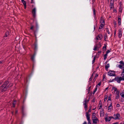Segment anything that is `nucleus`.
<instances>
[{
    "instance_id": "864d4df0",
    "label": "nucleus",
    "mask_w": 124,
    "mask_h": 124,
    "mask_svg": "<svg viewBox=\"0 0 124 124\" xmlns=\"http://www.w3.org/2000/svg\"><path fill=\"white\" fill-rule=\"evenodd\" d=\"M95 0H92V1L93 2V4L94 2L95 1Z\"/></svg>"
},
{
    "instance_id": "4d7b16f0",
    "label": "nucleus",
    "mask_w": 124,
    "mask_h": 124,
    "mask_svg": "<svg viewBox=\"0 0 124 124\" xmlns=\"http://www.w3.org/2000/svg\"><path fill=\"white\" fill-rule=\"evenodd\" d=\"M107 100V98H105L104 99V101H106Z\"/></svg>"
},
{
    "instance_id": "1a4fd4ad",
    "label": "nucleus",
    "mask_w": 124,
    "mask_h": 124,
    "mask_svg": "<svg viewBox=\"0 0 124 124\" xmlns=\"http://www.w3.org/2000/svg\"><path fill=\"white\" fill-rule=\"evenodd\" d=\"M93 120V123L96 124V123H99V120L98 119L97 117L95 118L92 119Z\"/></svg>"
},
{
    "instance_id": "20e7f679",
    "label": "nucleus",
    "mask_w": 124,
    "mask_h": 124,
    "mask_svg": "<svg viewBox=\"0 0 124 124\" xmlns=\"http://www.w3.org/2000/svg\"><path fill=\"white\" fill-rule=\"evenodd\" d=\"M89 101V100L85 99L83 102V104L84 106V108L86 110L87 109V104L88 103Z\"/></svg>"
},
{
    "instance_id": "2f4dec72",
    "label": "nucleus",
    "mask_w": 124,
    "mask_h": 124,
    "mask_svg": "<svg viewBox=\"0 0 124 124\" xmlns=\"http://www.w3.org/2000/svg\"><path fill=\"white\" fill-rule=\"evenodd\" d=\"M101 84V82H100L96 86L97 87L99 86Z\"/></svg>"
},
{
    "instance_id": "9d476101",
    "label": "nucleus",
    "mask_w": 124,
    "mask_h": 124,
    "mask_svg": "<svg viewBox=\"0 0 124 124\" xmlns=\"http://www.w3.org/2000/svg\"><path fill=\"white\" fill-rule=\"evenodd\" d=\"M103 38V36L101 34H99L96 37V39L97 40H101Z\"/></svg>"
},
{
    "instance_id": "dca6fc26",
    "label": "nucleus",
    "mask_w": 124,
    "mask_h": 124,
    "mask_svg": "<svg viewBox=\"0 0 124 124\" xmlns=\"http://www.w3.org/2000/svg\"><path fill=\"white\" fill-rule=\"evenodd\" d=\"M100 23L101 24L105 25V22L104 20L102 18H101L100 20Z\"/></svg>"
},
{
    "instance_id": "c756f323",
    "label": "nucleus",
    "mask_w": 124,
    "mask_h": 124,
    "mask_svg": "<svg viewBox=\"0 0 124 124\" xmlns=\"http://www.w3.org/2000/svg\"><path fill=\"white\" fill-rule=\"evenodd\" d=\"M106 48V45L104 44V46L103 47L102 49H103L104 50H105Z\"/></svg>"
},
{
    "instance_id": "3c124183",
    "label": "nucleus",
    "mask_w": 124,
    "mask_h": 124,
    "mask_svg": "<svg viewBox=\"0 0 124 124\" xmlns=\"http://www.w3.org/2000/svg\"><path fill=\"white\" fill-rule=\"evenodd\" d=\"M99 105H101V101H99Z\"/></svg>"
},
{
    "instance_id": "a19ab883",
    "label": "nucleus",
    "mask_w": 124,
    "mask_h": 124,
    "mask_svg": "<svg viewBox=\"0 0 124 124\" xmlns=\"http://www.w3.org/2000/svg\"><path fill=\"white\" fill-rule=\"evenodd\" d=\"M106 30H107V32H108V34H109L110 33V32H109V31H108V28H106Z\"/></svg>"
},
{
    "instance_id": "ddd939ff",
    "label": "nucleus",
    "mask_w": 124,
    "mask_h": 124,
    "mask_svg": "<svg viewBox=\"0 0 124 124\" xmlns=\"http://www.w3.org/2000/svg\"><path fill=\"white\" fill-rule=\"evenodd\" d=\"M104 114V109H102L100 110V115L101 116H103Z\"/></svg>"
},
{
    "instance_id": "774afa93",
    "label": "nucleus",
    "mask_w": 124,
    "mask_h": 124,
    "mask_svg": "<svg viewBox=\"0 0 124 124\" xmlns=\"http://www.w3.org/2000/svg\"><path fill=\"white\" fill-rule=\"evenodd\" d=\"M36 25L37 26L38 25V24H37V23H36Z\"/></svg>"
},
{
    "instance_id": "37998d69",
    "label": "nucleus",
    "mask_w": 124,
    "mask_h": 124,
    "mask_svg": "<svg viewBox=\"0 0 124 124\" xmlns=\"http://www.w3.org/2000/svg\"><path fill=\"white\" fill-rule=\"evenodd\" d=\"M104 40L105 41H106L107 40H106V38H107V36H106H106H104Z\"/></svg>"
},
{
    "instance_id": "bf43d9fd",
    "label": "nucleus",
    "mask_w": 124,
    "mask_h": 124,
    "mask_svg": "<svg viewBox=\"0 0 124 124\" xmlns=\"http://www.w3.org/2000/svg\"><path fill=\"white\" fill-rule=\"evenodd\" d=\"M18 111L17 110H16L15 112V113L16 114L17 113Z\"/></svg>"
},
{
    "instance_id": "4468645a",
    "label": "nucleus",
    "mask_w": 124,
    "mask_h": 124,
    "mask_svg": "<svg viewBox=\"0 0 124 124\" xmlns=\"http://www.w3.org/2000/svg\"><path fill=\"white\" fill-rule=\"evenodd\" d=\"M114 118L113 117V116H109V120H108V118L107 117H106L105 118V121L106 122H109V121L110 120L111 118H114Z\"/></svg>"
},
{
    "instance_id": "69168bd1",
    "label": "nucleus",
    "mask_w": 124,
    "mask_h": 124,
    "mask_svg": "<svg viewBox=\"0 0 124 124\" xmlns=\"http://www.w3.org/2000/svg\"><path fill=\"white\" fill-rule=\"evenodd\" d=\"M106 107V109L107 108V106H105V108Z\"/></svg>"
},
{
    "instance_id": "7c9ffc66",
    "label": "nucleus",
    "mask_w": 124,
    "mask_h": 124,
    "mask_svg": "<svg viewBox=\"0 0 124 124\" xmlns=\"http://www.w3.org/2000/svg\"><path fill=\"white\" fill-rule=\"evenodd\" d=\"M24 108L23 106L22 107V113L23 114V115L24 113Z\"/></svg>"
},
{
    "instance_id": "6e6d98bb",
    "label": "nucleus",
    "mask_w": 124,
    "mask_h": 124,
    "mask_svg": "<svg viewBox=\"0 0 124 124\" xmlns=\"http://www.w3.org/2000/svg\"><path fill=\"white\" fill-rule=\"evenodd\" d=\"M120 124H124V122H122Z\"/></svg>"
},
{
    "instance_id": "a18cd8bd",
    "label": "nucleus",
    "mask_w": 124,
    "mask_h": 124,
    "mask_svg": "<svg viewBox=\"0 0 124 124\" xmlns=\"http://www.w3.org/2000/svg\"><path fill=\"white\" fill-rule=\"evenodd\" d=\"M102 106L101 105H100L99 106V109H101L102 108Z\"/></svg>"
},
{
    "instance_id": "4c0bfd02",
    "label": "nucleus",
    "mask_w": 124,
    "mask_h": 124,
    "mask_svg": "<svg viewBox=\"0 0 124 124\" xmlns=\"http://www.w3.org/2000/svg\"><path fill=\"white\" fill-rule=\"evenodd\" d=\"M97 49V46H95L94 47V48L93 49V50H96Z\"/></svg>"
},
{
    "instance_id": "de8ad7c7",
    "label": "nucleus",
    "mask_w": 124,
    "mask_h": 124,
    "mask_svg": "<svg viewBox=\"0 0 124 124\" xmlns=\"http://www.w3.org/2000/svg\"><path fill=\"white\" fill-rule=\"evenodd\" d=\"M116 107H120V105L119 104H117L116 105Z\"/></svg>"
},
{
    "instance_id": "b1692460",
    "label": "nucleus",
    "mask_w": 124,
    "mask_h": 124,
    "mask_svg": "<svg viewBox=\"0 0 124 124\" xmlns=\"http://www.w3.org/2000/svg\"><path fill=\"white\" fill-rule=\"evenodd\" d=\"M120 94L121 97L124 99V92H122Z\"/></svg>"
},
{
    "instance_id": "39448f33",
    "label": "nucleus",
    "mask_w": 124,
    "mask_h": 124,
    "mask_svg": "<svg viewBox=\"0 0 124 124\" xmlns=\"http://www.w3.org/2000/svg\"><path fill=\"white\" fill-rule=\"evenodd\" d=\"M36 8H35L32 9V13L33 16L34 17H35L36 16Z\"/></svg>"
},
{
    "instance_id": "bb28decb",
    "label": "nucleus",
    "mask_w": 124,
    "mask_h": 124,
    "mask_svg": "<svg viewBox=\"0 0 124 124\" xmlns=\"http://www.w3.org/2000/svg\"><path fill=\"white\" fill-rule=\"evenodd\" d=\"M21 1L22 3L24 5L25 8L26 5V2L24 0H21Z\"/></svg>"
},
{
    "instance_id": "f3484780",
    "label": "nucleus",
    "mask_w": 124,
    "mask_h": 124,
    "mask_svg": "<svg viewBox=\"0 0 124 124\" xmlns=\"http://www.w3.org/2000/svg\"><path fill=\"white\" fill-rule=\"evenodd\" d=\"M110 8L111 9L113 8H114L113 3H110Z\"/></svg>"
},
{
    "instance_id": "6ab92c4d",
    "label": "nucleus",
    "mask_w": 124,
    "mask_h": 124,
    "mask_svg": "<svg viewBox=\"0 0 124 124\" xmlns=\"http://www.w3.org/2000/svg\"><path fill=\"white\" fill-rule=\"evenodd\" d=\"M96 114L94 112L93 113L92 115V119L96 118Z\"/></svg>"
},
{
    "instance_id": "f257e3e1",
    "label": "nucleus",
    "mask_w": 124,
    "mask_h": 124,
    "mask_svg": "<svg viewBox=\"0 0 124 124\" xmlns=\"http://www.w3.org/2000/svg\"><path fill=\"white\" fill-rule=\"evenodd\" d=\"M8 81H6L4 83L3 85L0 87V93L5 91L8 87L13 85V84L12 83L10 84L9 85H8Z\"/></svg>"
},
{
    "instance_id": "603ef678",
    "label": "nucleus",
    "mask_w": 124,
    "mask_h": 124,
    "mask_svg": "<svg viewBox=\"0 0 124 124\" xmlns=\"http://www.w3.org/2000/svg\"><path fill=\"white\" fill-rule=\"evenodd\" d=\"M83 124H87V122L86 121H85Z\"/></svg>"
},
{
    "instance_id": "680f3d73",
    "label": "nucleus",
    "mask_w": 124,
    "mask_h": 124,
    "mask_svg": "<svg viewBox=\"0 0 124 124\" xmlns=\"http://www.w3.org/2000/svg\"><path fill=\"white\" fill-rule=\"evenodd\" d=\"M101 53V51H99V52H98V53H99L100 54Z\"/></svg>"
},
{
    "instance_id": "79ce46f5",
    "label": "nucleus",
    "mask_w": 124,
    "mask_h": 124,
    "mask_svg": "<svg viewBox=\"0 0 124 124\" xmlns=\"http://www.w3.org/2000/svg\"><path fill=\"white\" fill-rule=\"evenodd\" d=\"M34 28V26H33L32 25L31 26V27L30 28V29L31 30H33V29Z\"/></svg>"
},
{
    "instance_id": "5701e85b",
    "label": "nucleus",
    "mask_w": 124,
    "mask_h": 124,
    "mask_svg": "<svg viewBox=\"0 0 124 124\" xmlns=\"http://www.w3.org/2000/svg\"><path fill=\"white\" fill-rule=\"evenodd\" d=\"M105 25L101 24L99 27V29H101L102 28H103L104 26Z\"/></svg>"
},
{
    "instance_id": "13d9d810",
    "label": "nucleus",
    "mask_w": 124,
    "mask_h": 124,
    "mask_svg": "<svg viewBox=\"0 0 124 124\" xmlns=\"http://www.w3.org/2000/svg\"><path fill=\"white\" fill-rule=\"evenodd\" d=\"M118 124V123L117 122H116V123H115L113 124Z\"/></svg>"
},
{
    "instance_id": "f8f14e48",
    "label": "nucleus",
    "mask_w": 124,
    "mask_h": 124,
    "mask_svg": "<svg viewBox=\"0 0 124 124\" xmlns=\"http://www.w3.org/2000/svg\"><path fill=\"white\" fill-rule=\"evenodd\" d=\"M122 31L121 29H119L118 31V36L120 38H121L122 36Z\"/></svg>"
},
{
    "instance_id": "e433bc0d",
    "label": "nucleus",
    "mask_w": 124,
    "mask_h": 124,
    "mask_svg": "<svg viewBox=\"0 0 124 124\" xmlns=\"http://www.w3.org/2000/svg\"><path fill=\"white\" fill-rule=\"evenodd\" d=\"M95 57L93 58V59L92 61L93 63L95 62Z\"/></svg>"
},
{
    "instance_id": "423d86ee",
    "label": "nucleus",
    "mask_w": 124,
    "mask_h": 124,
    "mask_svg": "<svg viewBox=\"0 0 124 124\" xmlns=\"http://www.w3.org/2000/svg\"><path fill=\"white\" fill-rule=\"evenodd\" d=\"M108 75L110 76H114L115 75V73L114 71H111L108 72Z\"/></svg>"
},
{
    "instance_id": "72a5a7b5",
    "label": "nucleus",
    "mask_w": 124,
    "mask_h": 124,
    "mask_svg": "<svg viewBox=\"0 0 124 124\" xmlns=\"http://www.w3.org/2000/svg\"><path fill=\"white\" fill-rule=\"evenodd\" d=\"M103 79L104 80L106 79V76L104 75H103Z\"/></svg>"
},
{
    "instance_id": "473e14b6",
    "label": "nucleus",
    "mask_w": 124,
    "mask_h": 124,
    "mask_svg": "<svg viewBox=\"0 0 124 124\" xmlns=\"http://www.w3.org/2000/svg\"><path fill=\"white\" fill-rule=\"evenodd\" d=\"M97 87H96L94 89V90L93 91V94H94L95 93V92L97 91Z\"/></svg>"
},
{
    "instance_id": "49530a36",
    "label": "nucleus",
    "mask_w": 124,
    "mask_h": 124,
    "mask_svg": "<svg viewBox=\"0 0 124 124\" xmlns=\"http://www.w3.org/2000/svg\"><path fill=\"white\" fill-rule=\"evenodd\" d=\"M95 100V98H94L93 100H92V101L93 102H94Z\"/></svg>"
},
{
    "instance_id": "f704fd0d",
    "label": "nucleus",
    "mask_w": 124,
    "mask_h": 124,
    "mask_svg": "<svg viewBox=\"0 0 124 124\" xmlns=\"http://www.w3.org/2000/svg\"><path fill=\"white\" fill-rule=\"evenodd\" d=\"M110 52V51L109 50H108L106 52V54H107L108 55V54Z\"/></svg>"
},
{
    "instance_id": "9b49d317",
    "label": "nucleus",
    "mask_w": 124,
    "mask_h": 124,
    "mask_svg": "<svg viewBox=\"0 0 124 124\" xmlns=\"http://www.w3.org/2000/svg\"><path fill=\"white\" fill-rule=\"evenodd\" d=\"M113 108V107L112 106V103L111 102L109 106L108 107V112H110L111 110V109Z\"/></svg>"
},
{
    "instance_id": "8fccbe9b",
    "label": "nucleus",
    "mask_w": 124,
    "mask_h": 124,
    "mask_svg": "<svg viewBox=\"0 0 124 124\" xmlns=\"http://www.w3.org/2000/svg\"><path fill=\"white\" fill-rule=\"evenodd\" d=\"M15 103H13V107H14L15 106Z\"/></svg>"
},
{
    "instance_id": "5fc2aeb1",
    "label": "nucleus",
    "mask_w": 124,
    "mask_h": 124,
    "mask_svg": "<svg viewBox=\"0 0 124 124\" xmlns=\"http://www.w3.org/2000/svg\"><path fill=\"white\" fill-rule=\"evenodd\" d=\"M111 97H109V99L108 100H108H111Z\"/></svg>"
},
{
    "instance_id": "c9c22d12",
    "label": "nucleus",
    "mask_w": 124,
    "mask_h": 124,
    "mask_svg": "<svg viewBox=\"0 0 124 124\" xmlns=\"http://www.w3.org/2000/svg\"><path fill=\"white\" fill-rule=\"evenodd\" d=\"M8 32H7L6 33L5 35V37H7L8 36Z\"/></svg>"
},
{
    "instance_id": "cd10ccee",
    "label": "nucleus",
    "mask_w": 124,
    "mask_h": 124,
    "mask_svg": "<svg viewBox=\"0 0 124 124\" xmlns=\"http://www.w3.org/2000/svg\"><path fill=\"white\" fill-rule=\"evenodd\" d=\"M93 15L94 16V17H95V16H96V13H95L96 10H95V9L94 8H93Z\"/></svg>"
},
{
    "instance_id": "f03ea898",
    "label": "nucleus",
    "mask_w": 124,
    "mask_h": 124,
    "mask_svg": "<svg viewBox=\"0 0 124 124\" xmlns=\"http://www.w3.org/2000/svg\"><path fill=\"white\" fill-rule=\"evenodd\" d=\"M119 63L120 64H117L116 67L123 70L124 69V62L123 61H121L119 62Z\"/></svg>"
},
{
    "instance_id": "052dcab7",
    "label": "nucleus",
    "mask_w": 124,
    "mask_h": 124,
    "mask_svg": "<svg viewBox=\"0 0 124 124\" xmlns=\"http://www.w3.org/2000/svg\"><path fill=\"white\" fill-rule=\"evenodd\" d=\"M108 87H107L105 89V90H107L108 89Z\"/></svg>"
},
{
    "instance_id": "338daca9",
    "label": "nucleus",
    "mask_w": 124,
    "mask_h": 124,
    "mask_svg": "<svg viewBox=\"0 0 124 124\" xmlns=\"http://www.w3.org/2000/svg\"><path fill=\"white\" fill-rule=\"evenodd\" d=\"M124 100H123V101H122V102H124Z\"/></svg>"
},
{
    "instance_id": "c03bdc74",
    "label": "nucleus",
    "mask_w": 124,
    "mask_h": 124,
    "mask_svg": "<svg viewBox=\"0 0 124 124\" xmlns=\"http://www.w3.org/2000/svg\"><path fill=\"white\" fill-rule=\"evenodd\" d=\"M93 75V74H92V76L89 79V81H91L92 80V78H93L92 77V76Z\"/></svg>"
},
{
    "instance_id": "393cba45",
    "label": "nucleus",
    "mask_w": 124,
    "mask_h": 124,
    "mask_svg": "<svg viewBox=\"0 0 124 124\" xmlns=\"http://www.w3.org/2000/svg\"><path fill=\"white\" fill-rule=\"evenodd\" d=\"M35 54L33 56H32L31 57V59L33 61H34V60L35 57Z\"/></svg>"
},
{
    "instance_id": "58836bf2",
    "label": "nucleus",
    "mask_w": 124,
    "mask_h": 124,
    "mask_svg": "<svg viewBox=\"0 0 124 124\" xmlns=\"http://www.w3.org/2000/svg\"><path fill=\"white\" fill-rule=\"evenodd\" d=\"M122 7H120L119 8V11L120 12H122Z\"/></svg>"
},
{
    "instance_id": "0eeeda50",
    "label": "nucleus",
    "mask_w": 124,
    "mask_h": 124,
    "mask_svg": "<svg viewBox=\"0 0 124 124\" xmlns=\"http://www.w3.org/2000/svg\"><path fill=\"white\" fill-rule=\"evenodd\" d=\"M124 80V78L122 76L117 78L116 79L117 82L119 83H120L121 81Z\"/></svg>"
},
{
    "instance_id": "c85d7f7f",
    "label": "nucleus",
    "mask_w": 124,
    "mask_h": 124,
    "mask_svg": "<svg viewBox=\"0 0 124 124\" xmlns=\"http://www.w3.org/2000/svg\"><path fill=\"white\" fill-rule=\"evenodd\" d=\"M108 55L107 54H104V60H106L107 58V56Z\"/></svg>"
},
{
    "instance_id": "2eb2a0df",
    "label": "nucleus",
    "mask_w": 124,
    "mask_h": 124,
    "mask_svg": "<svg viewBox=\"0 0 124 124\" xmlns=\"http://www.w3.org/2000/svg\"><path fill=\"white\" fill-rule=\"evenodd\" d=\"M112 89L114 90V93H115V94H117V92L118 93H119V91L117 90V89L115 87H113Z\"/></svg>"
},
{
    "instance_id": "aec40b11",
    "label": "nucleus",
    "mask_w": 124,
    "mask_h": 124,
    "mask_svg": "<svg viewBox=\"0 0 124 124\" xmlns=\"http://www.w3.org/2000/svg\"><path fill=\"white\" fill-rule=\"evenodd\" d=\"M118 24L119 25H121V19L120 18H118Z\"/></svg>"
},
{
    "instance_id": "a211bd4d",
    "label": "nucleus",
    "mask_w": 124,
    "mask_h": 124,
    "mask_svg": "<svg viewBox=\"0 0 124 124\" xmlns=\"http://www.w3.org/2000/svg\"><path fill=\"white\" fill-rule=\"evenodd\" d=\"M109 67V64L108 63L107 64V65L105 66V69L106 70H108V68Z\"/></svg>"
},
{
    "instance_id": "412c9836",
    "label": "nucleus",
    "mask_w": 124,
    "mask_h": 124,
    "mask_svg": "<svg viewBox=\"0 0 124 124\" xmlns=\"http://www.w3.org/2000/svg\"><path fill=\"white\" fill-rule=\"evenodd\" d=\"M121 75L124 78V69L122 70V71L121 72Z\"/></svg>"
},
{
    "instance_id": "6e6552de",
    "label": "nucleus",
    "mask_w": 124,
    "mask_h": 124,
    "mask_svg": "<svg viewBox=\"0 0 124 124\" xmlns=\"http://www.w3.org/2000/svg\"><path fill=\"white\" fill-rule=\"evenodd\" d=\"M114 119H119V117H120V115L119 113H117L116 115L115 114L114 115Z\"/></svg>"
},
{
    "instance_id": "0e129e2a",
    "label": "nucleus",
    "mask_w": 124,
    "mask_h": 124,
    "mask_svg": "<svg viewBox=\"0 0 124 124\" xmlns=\"http://www.w3.org/2000/svg\"><path fill=\"white\" fill-rule=\"evenodd\" d=\"M33 0H31V3H33Z\"/></svg>"
},
{
    "instance_id": "09e8293b",
    "label": "nucleus",
    "mask_w": 124,
    "mask_h": 124,
    "mask_svg": "<svg viewBox=\"0 0 124 124\" xmlns=\"http://www.w3.org/2000/svg\"><path fill=\"white\" fill-rule=\"evenodd\" d=\"M91 108L89 110H88V112H88V113H88L91 112Z\"/></svg>"
},
{
    "instance_id": "4be33fe9",
    "label": "nucleus",
    "mask_w": 124,
    "mask_h": 124,
    "mask_svg": "<svg viewBox=\"0 0 124 124\" xmlns=\"http://www.w3.org/2000/svg\"><path fill=\"white\" fill-rule=\"evenodd\" d=\"M115 94L116 95V99H118L119 98V93H118L117 92V94Z\"/></svg>"
},
{
    "instance_id": "a878e982",
    "label": "nucleus",
    "mask_w": 124,
    "mask_h": 124,
    "mask_svg": "<svg viewBox=\"0 0 124 124\" xmlns=\"http://www.w3.org/2000/svg\"><path fill=\"white\" fill-rule=\"evenodd\" d=\"M38 47V45L37 44V42L36 41L35 43V50H36L37 49Z\"/></svg>"
},
{
    "instance_id": "e2e57ef3",
    "label": "nucleus",
    "mask_w": 124,
    "mask_h": 124,
    "mask_svg": "<svg viewBox=\"0 0 124 124\" xmlns=\"http://www.w3.org/2000/svg\"><path fill=\"white\" fill-rule=\"evenodd\" d=\"M99 45H100V46H101V44L100 43L99 44Z\"/></svg>"
},
{
    "instance_id": "7ed1b4c3",
    "label": "nucleus",
    "mask_w": 124,
    "mask_h": 124,
    "mask_svg": "<svg viewBox=\"0 0 124 124\" xmlns=\"http://www.w3.org/2000/svg\"><path fill=\"white\" fill-rule=\"evenodd\" d=\"M85 114L86 118L88 121V124H91V123L90 122V114H88V112H86L85 113Z\"/></svg>"
},
{
    "instance_id": "ea45409f",
    "label": "nucleus",
    "mask_w": 124,
    "mask_h": 124,
    "mask_svg": "<svg viewBox=\"0 0 124 124\" xmlns=\"http://www.w3.org/2000/svg\"><path fill=\"white\" fill-rule=\"evenodd\" d=\"M98 75L97 74H96L95 75L94 77V79H96V78L98 77Z\"/></svg>"
}]
</instances>
